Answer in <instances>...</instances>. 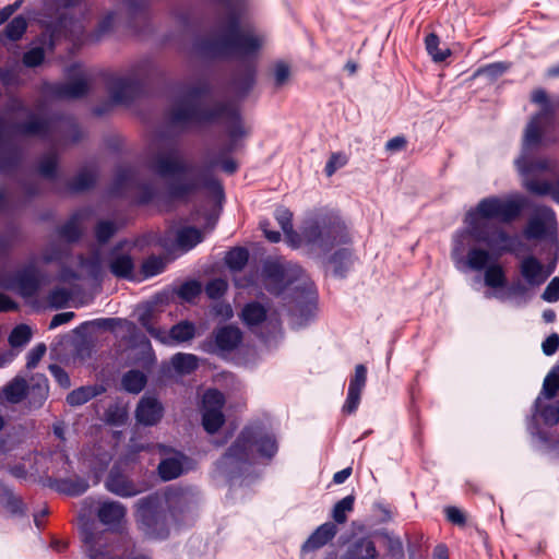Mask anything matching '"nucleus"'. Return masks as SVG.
<instances>
[{"instance_id": "obj_16", "label": "nucleus", "mask_w": 559, "mask_h": 559, "mask_svg": "<svg viewBox=\"0 0 559 559\" xmlns=\"http://www.w3.org/2000/svg\"><path fill=\"white\" fill-rule=\"evenodd\" d=\"M163 406L153 396H143L135 409L136 420L145 426L157 424L163 417Z\"/></svg>"}, {"instance_id": "obj_42", "label": "nucleus", "mask_w": 559, "mask_h": 559, "mask_svg": "<svg viewBox=\"0 0 559 559\" xmlns=\"http://www.w3.org/2000/svg\"><path fill=\"white\" fill-rule=\"evenodd\" d=\"M425 44H426V49H427L428 53L431 56V58L436 62L444 61L450 56L449 49L442 50L439 48V44H440L439 37L433 33L427 35V37L425 39Z\"/></svg>"}, {"instance_id": "obj_45", "label": "nucleus", "mask_w": 559, "mask_h": 559, "mask_svg": "<svg viewBox=\"0 0 559 559\" xmlns=\"http://www.w3.org/2000/svg\"><path fill=\"white\" fill-rule=\"evenodd\" d=\"M27 23L23 16L14 17L5 27L4 34L11 40H17L26 31Z\"/></svg>"}, {"instance_id": "obj_54", "label": "nucleus", "mask_w": 559, "mask_h": 559, "mask_svg": "<svg viewBox=\"0 0 559 559\" xmlns=\"http://www.w3.org/2000/svg\"><path fill=\"white\" fill-rule=\"evenodd\" d=\"M46 349V345L43 343L37 344L33 349H31L26 356V367L28 369L35 368L44 357Z\"/></svg>"}, {"instance_id": "obj_23", "label": "nucleus", "mask_w": 559, "mask_h": 559, "mask_svg": "<svg viewBox=\"0 0 559 559\" xmlns=\"http://www.w3.org/2000/svg\"><path fill=\"white\" fill-rule=\"evenodd\" d=\"M341 559H379V554L372 540L361 538L354 543Z\"/></svg>"}, {"instance_id": "obj_59", "label": "nucleus", "mask_w": 559, "mask_h": 559, "mask_svg": "<svg viewBox=\"0 0 559 559\" xmlns=\"http://www.w3.org/2000/svg\"><path fill=\"white\" fill-rule=\"evenodd\" d=\"M56 166H57L56 156L52 154H49V155L45 156L43 158V160L40 162L39 173L44 177H47V178L52 177L55 174V170H56Z\"/></svg>"}, {"instance_id": "obj_39", "label": "nucleus", "mask_w": 559, "mask_h": 559, "mask_svg": "<svg viewBox=\"0 0 559 559\" xmlns=\"http://www.w3.org/2000/svg\"><path fill=\"white\" fill-rule=\"evenodd\" d=\"M168 262L166 257L151 255L143 261L141 272L146 278L153 277L164 272Z\"/></svg>"}, {"instance_id": "obj_3", "label": "nucleus", "mask_w": 559, "mask_h": 559, "mask_svg": "<svg viewBox=\"0 0 559 559\" xmlns=\"http://www.w3.org/2000/svg\"><path fill=\"white\" fill-rule=\"evenodd\" d=\"M148 164L159 176L177 180L171 186V193L176 197H182L198 187V182L189 178L190 165L173 141L158 140L154 142Z\"/></svg>"}, {"instance_id": "obj_63", "label": "nucleus", "mask_w": 559, "mask_h": 559, "mask_svg": "<svg viewBox=\"0 0 559 559\" xmlns=\"http://www.w3.org/2000/svg\"><path fill=\"white\" fill-rule=\"evenodd\" d=\"M542 348L545 355L551 356L559 348V335L557 333H552L549 335L542 344Z\"/></svg>"}, {"instance_id": "obj_2", "label": "nucleus", "mask_w": 559, "mask_h": 559, "mask_svg": "<svg viewBox=\"0 0 559 559\" xmlns=\"http://www.w3.org/2000/svg\"><path fill=\"white\" fill-rule=\"evenodd\" d=\"M204 91L203 86H198L185 92L171 108L170 122L174 126L186 127L192 123L221 121L229 139V150H233L239 140L248 135L249 129L242 122L234 104H218L212 109H206Z\"/></svg>"}, {"instance_id": "obj_58", "label": "nucleus", "mask_w": 559, "mask_h": 559, "mask_svg": "<svg viewBox=\"0 0 559 559\" xmlns=\"http://www.w3.org/2000/svg\"><path fill=\"white\" fill-rule=\"evenodd\" d=\"M44 49L36 47L24 55L23 61L27 67H36L44 60Z\"/></svg>"}, {"instance_id": "obj_62", "label": "nucleus", "mask_w": 559, "mask_h": 559, "mask_svg": "<svg viewBox=\"0 0 559 559\" xmlns=\"http://www.w3.org/2000/svg\"><path fill=\"white\" fill-rule=\"evenodd\" d=\"M63 253L64 249L62 248V246L52 243L45 250L43 254V260L46 263L58 261L62 258Z\"/></svg>"}, {"instance_id": "obj_25", "label": "nucleus", "mask_w": 559, "mask_h": 559, "mask_svg": "<svg viewBox=\"0 0 559 559\" xmlns=\"http://www.w3.org/2000/svg\"><path fill=\"white\" fill-rule=\"evenodd\" d=\"M241 341V332L238 328L227 325L216 330L215 343L221 350L230 352Z\"/></svg>"}, {"instance_id": "obj_57", "label": "nucleus", "mask_w": 559, "mask_h": 559, "mask_svg": "<svg viewBox=\"0 0 559 559\" xmlns=\"http://www.w3.org/2000/svg\"><path fill=\"white\" fill-rule=\"evenodd\" d=\"M201 292V286L197 282H187L182 284L178 290L180 297L186 300H191L195 296H198Z\"/></svg>"}, {"instance_id": "obj_4", "label": "nucleus", "mask_w": 559, "mask_h": 559, "mask_svg": "<svg viewBox=\"0 0 559 559\" xmlns=\"http://www.w3.org/2000/svg\"><path fill=\"white\" fill-rule=\"evenodd\" d=\"M532 100L540 106V111L528 123L525 130L523 151L519 159H516V166L524 175H528L535 168L546 169L549 167V163L546 160L537 165L530 162V152L543 142L545 134L552 127L555 105L548 99L544 90L534 91Z\"/></svg>"}, {"instance_id": "obj_8", "label": "nucleus", "mask_w": 559, "mask_h": 559, "mask_svg": "<svg viewBox=\"0 0 559 559\" xmlns=\"http://www.w3.org/2000/svg\"><path fill=\"white\" fill-rule=\"evenodd\" d=\"M253 447L257 448L260 455L269 459L277 452L276 440L273 437L265 436L253 441L251 432L243 431L224 455L221 464L228 467L234 464L250 462L253 459Z\"/></svg>"}, {"instance_id": "obj_37", "label": "nucleus", "mask_w": 559, "mask_h": 559, "mask_svg": "<svg viewBox=\"0 0 559 559\" xmlns=\"http://www.w3.org/2000/svg\"><path fill=\"white\" fill-rule=\"evenodd\" d=\"M56 488L68 496H80L88 489V483L80 477L66 478L58 480Z\"/></svg>"}, {"instance_id": "obj_46", "label": "nucleus", "mask_w": 559, "mask_h": 559, "mask_svg": "<svg viewBox=\"0 0 559 559\" xmlns=\"http://www.w3.org/2000/svg\"><path fill=\"white\" fill-rule=\"evenodd\" d=\"M559 390V369L554 368L545 378L543 383V393L547 399L556 396Z\"/></svg>"}, {"instance_id": "obj_35", "label": "nucleus", "mask_w": 559, "mask_h": 559, "mask_svg": "<svg viewBox=\"0 0 559 559\" xmlns=\"http://www.w3.org/2000/svg\"><path fill=\"white\" fill-rule=\"evenodd\" d=\"M524 186L530 192L534 194H550L552 199L559 203V182L556 186H552L547 181L525 178Z\"/></svg>"}, {"instance_id": "obj_47", "label": "nucleus", "mask_w": 559, "mask_h": 559, "mask_svg": "<svg viewBox=\"0 0 559 559\" xmlns=\"http://www.w3.org/2000/svg\"><path fill=\"white\" fill-rule=\"evenodd\" d=\"M0 498H3L4 508L9 513L19 514L23 512L22 500L13 495L9 488H3V492Z\"/></svg>"}, {"instance_id": "obj_10", "label": "nucleus", "mask_w": 559, "mask_h": 559, "mask_svg": "<svg viewBox=\"0 0 559 559\" xmlns=\"http://www.w3.org/2000/svg\"><path fill=\"white\" fill-rule=\"evenodd\" d=\"M82 540L90 559H117V552L109 537L104 533H93L85 524L81 530ZM130 559H150L144 555H136Z\"/></svg>"}, {"instance_id": "obj_60", "label": "nucleus", "mask_w": 559, "mask_h": 559, "mask_svg": "<svg viewBox=\"0 0 559 559\" xmlns=\"http://www.w3.org/2000/svg\"><path fill=\"white\" fill-rule=\"evenodd\" d=\"M289 67L284 62H278L274 67V80L277 86L284 85L289 79Z\"/></svg>"}, {"instance_id": "obj_33", "label": "nucleus", "mask_w": 559, "mask_h": 559, "mask_svg": "<svg viewBox=\"0 0 559 559\" xmlns=\"http://www.w3.org/2000/svg\"><path fill=\"white\" fill-rule=\"evenodd\" d=\"M80 267H81L80 274H74V273L68 274L67 272H63L61 275L62 280H67L69 277H79L82 275L97 277L102 272V261H100L99 254L93 253L92 257L88 259L81 258Z\"/></svg>"}, {"instance_id": "obj_14", "label": "nucleus", "mask_w": 559, "mask_h": 559, "mask_svg": "<svg viewBox=\"0 0 559 559\" xmlns=\"http://www.w3.org/2000/svg\"><path fill=\"white\" fill-rule=\"evenodd\" d=\"M519 271L525 283L532 287L540 286L550 275V271L534 255L524 257Z\"/></svg>"}, {"instance_id": "obj_50", "label": "nucleus", "mask_w": 559, "mask_h": 559, "mask_svg": "<svg viewBox=\"0 0 559 559\" xmlns=\"http://www.w3.org/2000/svg\"><path fill=\"white\" fill-rule=\"evenodd\" d=\"M95 182V175L90 170L80 173L71 182V189L74 191H83Z\"/></svg>"}, {"instance_id": "obj_6", "label": "nucleus", "mask_w": 559, "mask_h": 559, "mask_svg": "<svg viewBox=\"0 0 559 559\" xmlns=\"http://www.w3.org/2000/svg\"><path fill=\"white\" fill-rule=\"evenodd\" d=\"M525 205L524 200L511 201L498 198H487L481 200L476 209L471 210L465 217L467 230L474 227H488L493 225L490 219L497 218L501 222H510L520 215Z\"/></svg>"}, {"instance_id": "obj_13", "label": "nucleus", "mask_w": 559, "mask_h": 559, "mask_svg": "<svg viewBox=\"0 0 559 559\" xmlns=\"http://www.w3.org/2000/svg\"><path fill=\"white\" fill-rule=\"evenodd\" d=\"M556 228L554 212L546 206H536L524 230L528 239H538Z\"/></svg>"}, {"instance_id": "obj_32", "label": "nucleus", "mask_w": 559, "mask_h": 559, "mask_svg": "<svg viewBox=\"0 0 559 559\" xmlns=\"http://www.w3.org/2000/svg\"><path fill=\"white\" fill-rule=\"evenodd\" d=\"M105 389L102 385H87L73 390L67 396V402L71 406H80L88 402L91 399L102 394Z\"/></svg>"}, {"instance_id": "obj_7", "label": "nucleus", "mask_w": 559, "mask_h": 559, "mask_svg": "<svg viewBox=\"0 0 559 559\" xmlns=\"http://www.w3.org/2000/svg\"><path fill=\"white\" fill-rule=\"evenodd\" d=\"M348 240L347 227L337 217L310 219L302 227V242L305 241L322 250H330L334 246L346 243Z\"/></svg>"}, {"instance_id": "obj_20", "label": "nucleus", "mask_w": 559, "mask_h": 559, "mask_svg": "<svg viewBox=\"0 0 559 559\" xmlns=\"http://www.w3.org/2000/svg\"><path fill=\"white\" fill-rule=\"evenodd\" d=\"M48 381L45 376L36 374L32 378V383L26 390V399L32 408H39L48 396Z\"/></svg>"}, {"instance_id": "obj_52", "label": "nucleus", "mask_w": 559, "mask_h": 559, "mask_svg": "<svg viewBox=\"0 0 559 559\" xmlns=\"http://www.w3.org/2000/svg\"><path fill=\"white\" fill-rule=\"evenodd\" d=\"M228 284L223 278H214L207 283L205 292L212 299L221 298L227 290Z\"/></svg>"}, {"instance_id": "obj_29", "label": "nucleus", "mask_w": 559, "mask_h": 559, "mask_svg": "<svg viewBox=\"0 0 559 559\" xmlns=\"http://www.w3.org/2000/svg\"><path fill=\"white\" fill-rule=\"evenodd\" d=\"M110 272L117 277H131L134 269L133 260L126 253H114L109 262Z\"/></svg>"}, {"instance_id": "obj_61", "label": "nucleus", "mask_w": 559, "mask_h": 559, "mask_svg": "<svg viewBox=\"0 0 559 559\" xmlns=\"http://www.w3.org/2000/svg\"><path fill=\"white\" fill-rule=\"evenodd\" d=\"M540 415L545 424L554 426L559 423V406L548 405L542 409Z\"/></svg>"}, {"instance_id": "obj_41", "label": "nucleus", "mask_w": 559, "mask_h": 559, "mask_svg": "<svg viewBox=\"0 0 559 559\" xmlns=\"http://www.w3.org/2000/svg\"><path fill=\"white\" fill-rule=\"evenodd\" d=\"M266 317V310L258 302L248 304L242 310V319L248 325H257Z\"/></svg>"}, {"instance_id": "obj_17", "label": "nucleus", "mask_w": 559, "mask_h": 559, "mask_svg": "<svg viewBox=\"0 0 559 559\" xmlns=\"http://www.w3.org/2000/svg\"><path fill=\"white\" fill-rule=\"evenodd\" d=\"M191 468L190 461L181 453L164 459L158 465V473L162 479L171 480Z\"/></svg>"}, {"instance_id": "obj_49", "label": "nucleus", "mask_w": 559, "mask_h": 559, "mask_svg": "<svg viewBox=\"0 0 559 559\" xmlns=\"http://www.w3.org/2000/svg\"><path fill=\"white\" fill-rule=\"evenodd\" d=\"M72 293L67 288H56L53 289L49 296L48 301L53 308H62L70 300Z\"/></svg>"}, {"instance_id": "obj_36", "label": "nucleus", "mask_w": 559, "mask_h": 559, "mask_svg": "<svg viewBox=\"0 0 559 559\" xmlns=\"http://www.w3.org/2000/svg\"><path fill=\"white\" fill-rule=\"evenodd\" d=\"M146 376L140 370H130L121 379L123 390L129 393H140L146 384Z\"/></svg>"}, {"instance_id": "obj_26", "label": "nucleus", "mask_w": 559, "mask_h": 559, "mask_svg": "<svg viewBox=\"0 0 559 559\" xmlns=\"http://www.w3.org/2000/svg\"><path fill=\"white\" fill-rule=\"evenodd\" d=\"M276 219L278 224L281 225L283 233L285 235L286 241L292 247H299L302 243V235L299 236L294 229H293V214L289 210L281 207L276 211Z\"/></svg>"}, {"instance_id": "obj_22", "label": "nucleus", "mask_w": 559, "mask_h": 559, "mask_svg": "<svg viewBox=\"0 0 559 559\" xmlns=\"http://www.w3.org/2000/svg\"><path fill=\"white\" fill-rule=\"evenodd\" d=\"M336 534V526L333 523H324L319 526L304 544V550L312 551L323 547Z\"/></svg>"}, {"instance_id": "obj_31", "label": "nucleus", "mask_w": 559, "mask_h": 559, "mask_svg": "<svg viewBox=\"0 0 559 559\" xmlns=\"http://www.w3.org/2000/svg\"><path fill=\"white\" fill-rule=\"evenodd\" d=\"M87 216L86 212L75 213L59 230V235L67 241L76 240L83 229V221Z\"/></svg>"}, {"instance_id": "obj_44", "label": "nucleus", "mask_w": 559, "mask_h": 559, "mask_svg": "<svg viewBox=\"0 0 559 559\" xmlns=\"http://www.w3.org/2000/svg\"><path fill=\"white\" fill-rule=\"evenodd\" d=\"M32 331L27 325L21 324L13 329L9 336V343L12 347L24 346L29 342Z\"/></svg>"}, {"instance_id": "obj_27", "label": "nucleus", "mask_w": 559, "mask_h": 559, "mask_svg": "<svg viewBox=\"0 0 559 559\" xmlns=\"http://www.w3.org/2000/svg\"><path fill=\"white\" fill-rule=\"evenodd\" d=\"M52 128V122L40 120L32 115L26 123L15 126V132L23 135L46 136Z\"/></svg>"}, {"instance_id": "obj_21", "label": "nucleus", "mask_w": 559, "mask_h": 559, "mask_svg": "<svg viewBox=\"0 0 559 559\" xmlns=\"http://www.w3.org/2000/svg\"><path fill=\"white\" fill-rule=\"evenodd\" d=\"M99 521L107 526H117L126 516V508L116 501H106L97 511Z\"/></svg>"}, {"instance_id": "obj_53", "label": "nucleus", "mask_w": 559, "mask_h": 559, "mask_svg": "<svg viewBox=\"0 0 559 559\" xmlns=\"http://www.w3.org/2000/svg\"><path fill=\"white\" fill-rule=\"evenodd\" d=\"M347 164V157L343 153H333L325 165V174L331 177L337 169Z\"/></svg>"}, {"instance_id": "obj_40", "label": "nucleus", "mask_w": 559, "mask_h": 559, "mask_svg": "<svg viewBox=\"0 0 559 559\" xmlns=\"http://www.w3.org/2000/svg\"><path fill=\"white\" fill-rule=\"evenodd\" d=\"M171 365L179 373H190L198 367V358L192 354L179 353L173 356Z\"/></svg>"}, {"instance_id": "obj_43", "label": "nucleus", "mask_w": 559, "mask_h": 559, "mask_svg": "<svg viewBox=\"0 0 559 559\" xmlns=\"http://www.w3.org/2000/svg\"><path fill=\"white\" fill-rule=\"evenodd\" d=\"M248 251L243 248H234L226 255V263L233 270L242 269L248 261Z\"/></svg>"}, {"instance_id": "obj_64", "label": "nucleus", "mask_w": 559, "mask_h": 559, "mask_svg": "<svg viewBox=\"0 0 559 559\" xmlns=\"http://www.w3.org/2000/svg\"><path fill=\"white\" fill-rule=\"evenodd\" d=\"M49 370L56 381L63 388H69L71 382L68 373L58 365H50Z\"/></svg>"}, {"instance_id": "obj_19", "label": "nucleus", "mask_w": 559, "mask_h": 559, "mask_svg": "<svg viewBox=\"0 0 559 559\" xmlns=\"http://www.w3.org/2000/svg\"><path fill=\"white\" fill-rule=\"evenodd\" d=\"M106 488L110 492L121 497H132L141 492V489H139L126 476L119 474L115 469H111L108 475L106 480Z\"/></svg>"}, {"instance_id": "obj_11", "label": "nucleus", "mask_w": 559, "mask_h": 559, "mask_svg": "<svg viewBox=\"0 0 559 559\" xmlns=\"http://www.w3.org/2000/svg\"><path fill=\"white\" fill-rule=\"evenodd\" d=\"M68 82L53 86L52 93L59 98H78L88 91L90 75L80 64L68 69Z\"/></svg>"}, {"instance_id": "obj_34", "label": "nucleus", "mask_w": 559, "mask_h": 559, "mask_svg": "<svg viewBox=\"0 0 559 559\" xmlns=\"http://www.w3.org/2000/svg\"><path fill=\"white\" fill-rule=\"evenodd\" d=\"M195 335V326L189 321H181L175 324L169 332H167V343L171 342L182 343L192 340Z\"/></svg>"}, {"instance_id": "obj_5", "label": "nucleus", "mask_w": 559, "mask_h": 559, "mask_svg": "<svg viewBox=\"0 0 559 559\" xmlns=\"http://www.w3.org/2000/svg\"><path fill=\"white\" fill-rule=\"evenodd\" d=\"M469 236L477 242L485 243L488 249L473 247L468 250L465 264L469 270L483 271L491 260H498L503 253L512 252L514 247L513 238L497 225L481 228L474 227L467 230Z\"/></svg>"}, {"instance_id": "obj_48", "label": "nucleus", "mask_w": 559, "mask_h": 559, "mask_svg": "<svg viewBox=\"0 0 559 559\" xmlns=\"http://www.w3.org/2000/svg\"><path fill=\"white\" fill-rule=\"evenodd\" d=\"M354 507V498L347 496L340 500L333 509V519L337 523H344L347 519L346 513L352 511Z\"/></svg>"}, {"instance_id": "obj_51", "label": "nucleus", "mask_w": 559, "mask_h": 559, "mask_svg": "<svg viewBox=\"0 0 559 559\" xmlns=\"http://www.w3.org/2000/svg\"><path fill=\"white\" fill-rule=\"evenodd\" d=\"M367 380V369L364 365H357L355 374L349 381L348 390L362 392Z\"/></svg>"}, {"instance_id": "obj_56", "label": "nucleus", "mask_w": 559, "mask_h": 559, "mask_svg": "<svg viewBox=\"0 0 559 559\" xmlns=\"http://www.w3.org/2000/svg\"><path fill=\"white\" fill-rule=\"evenodd\" d=\"M542 298L547 302H556L559 300V277H554L548 283Z\"/></svg>"}, {"instance_id": "obj_18", "label": "nucleus", "mask_w": 559, "mask_h": 559, "mask_svg": "<svg viewBox=\"0 0 559 559\" xmlns=\"http://www.w3.org/2000/svg\"><path fill=\"white\" fill-rule=\"evenodd\" d=\"M139 93V83L130 78H117L110 85V97L115 104H127Z\"/></svg>"}, {"instance_id": "obj_12", "label": "nucleus", "mask_w": 559, "mask_h": 559, "mask_svg": "<svg viewBox=\"0 0 559 559\" xmlns=\"http://www.w3.org/2000/svg\"><path fill=\"white\" fill-rule=\"evenodd\" d=\"M224 402L223 394L217 390H207L203 395V427L209 433L216 432L224 424Z\"/></svg>"}, {"instance_id": "obj_55", "label": "nucleus", "mask_w": 559, "mask_h": 559, "mask_svg": "<svg viewBox=\"0 0 559 559\" xmlns=\"http://www.w3.org/2000/svg\"><path fill=\"white\" fill-rule=\"evenodd\" d=\"M117 230V227L111 222H100L96 227V237L98 241H107Z\"/></svg>"}, {"instance_id": "obj_9", "label": "nucleus", "mask_w": 559, "mask_h": 559, "mask_svg": "<svg viewBox=\"0 0 559 559\" xmlns=\"http://www.w3.org/2000/svg\"><path fill=\"white\" fill-rule=\"evenodd\" d=\"M136 523L148 538L164 539L169 534L168 515L159 510L156 498H145L138 502Z\"/></svg>"}, {"instance_id": "obj_28", "label": "nucleus", "mask_w": 559, "mask_h": 559, "mask_svg": "<svg viewBox=\"0 0 559 559\" xmlns=\"http://www.w3.org/2000/svg\"><path fill=\"white\" fill-rule=\"evenodd\" d=\"M27 383L24 378L15 377L10 381L3 389L2 395L3 402L11 404H17L26 397Z\"/></svg>"}, {"instance_id": "obj_24", "label": "nucleus", "mask_w": 559, "mask_h": 559, "mask_svg": "<svg viewBox=\"0 0 559 559\" xmlns=\"http://www.w3.org/2000/svg\"><path fill=\"white\" fill-rule=\"evenodd\" d=\"M175 235L176 247L182 251H188L203 240L202 233L194 227H182L176 231H169V237Z\"/></svg>"}, {"instance_id": "obj_15", "label": "nucleus", "mask_w": 559, "mask_h": 559, "mask_svg": "<svg viewBox=\"0 0 559 559\" xmlns=\"http://www.w3.org/2000/svg\"><path fill=\"white\" fill-rule=\"evenodd\" d=\"M12 287L15 288L22 296H33L40 285V277L35 267V264H29L19 271L13 281Z\"/></svg>"}, {"instance_id": "obj_30", "label": "nucleus", "mask_w": 559, "mask_h": 559, "mask_svg": "<svg viewBox=\"0 0 559 559\" xmlns=\"http://www.w3.org/2000/svg\"><path fill=\"white\" fill-rule=\"evenodd\" d=\"M485 285L490 288H502L507 284V276L502 265L497 262L490 263L483 269Z\"/></svg>"}, {"instance_id": "obj_38", "label": "nucleus", "mask_w": 559, "mask_h": 559, "mask_svg": "<svg viewBox=\"0 0 559 559\" xmlns=\"http://www.w3.org/2000/svg\"><path fill=\"white\" fill-rule=\"evenodd\" d=\"M139 322L157 341L167 343V331L155 326L154 316L150 309H145L139 316Z\"/></svg>"}, {"instance_id": "obj_1", "label": "nucleus", "mask_w": 559, "mask_h": 559, "mask_svg": "<svg viewBox=\"0 0 559 559\" xmlns=\"http://www.w3.org/2000/svg\"><path fill=\"white\" fill-rule=\"evenodd\" d=\"M225 5V14L217 29L197 44L199 53L210 58L247 57L258 52L265 36L251 25L242 23L243 0H218Z\"/></svg>"}]
</instances>
